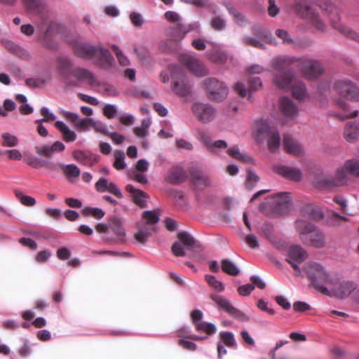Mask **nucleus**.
<instances>
[{"mask_svg": "<svg viewBox=\"0 0 359 359\" xmlns=\"http://www.w3.org/2000/svg\"><path fill=\"white\" fill-rule=\"evenodd\" d=\"M294 62L299 67L306 77L315 79L323 73L321 65L310 59H295L283 56L277 57L271 61L273 69V83L278 88H291L293 96L297 100H303L306 95V87L302 81H295L291 65Z\"/></svg>", "mask_w": 359, "mask_h": 359, "instance_id": "f257e3e1", "label": "nucleus"}, {"mask_svg": "<svg viewBox=\"0 0 359 359\" xmlns=\"http://www.w3.org/2000/svg\"><path fill=\"white\" fill-rule=\"evenodd\" d=\"M304 270L314 287L323 294H329L330 293L329 290L323 284L334 285L337 283V279L327 273L324 267L318 263L308 262L304 265Z\"/></svg>", "mask_w": 359, "mask_h": 359, "instance_id": "f03ea898", "label": "nucleus"}, {"mask_svg": "<svg viewBox=\"0 0 359 359\" xmlns=\"http://www.w3.org/2000/svg\"><path fill=\"white\" fill-rule=\"evenodd\" d=\"M295 228L303 243L316 248L325 246V234L313 224L304 219H297L295 222Z\"/></svg>", "mask_w": 359, "mask_h": 359, "instance_id": "7ed1b4c3", "label": "nucleus"}, {"mask_svg": "<svg viewBox=\"0 0 359 359\" xmlns=\"http://www.w3.org/2000/svg\"><path fill=\"white\" fill-rule=\"evenodd\" d=\"M144 221L137 223V231L134 234L135 239L141 244H145L153 233L157 231L156 226L159 221L157 210H147L142 213Z\"/></svg>", "mask_w": 359, "mask_h": 359, "instance_id": "20e7f679", "label": "nucleus"}, {"mask_svg": "<svg viewBox=\"0 0 359 359\" xmlns=\"http://www.w3.org/2000/svg\"><path fill=\"white\" fill-rule=\"evenodd\" d=\"M73 48L75 55L78 57L83 58L98 57L104 67L111 66L113 62V57L107 48L83 43H76Z\"/></svg>", "mask_w": 359, "mask_h": 359, "instance_id": "39448f33", "label": "nucleus"}, {"mask_svg": "<svg viewBox=\"0 0 359 359\" xmlns=\"http://www.w3.org/2000/svg\"><path fill=\"white\" fill-rule=\"evenodd\" d=\"M319 6L330 18L332 27L338 30L341 34L359 42V34L345 25L339 23V9L328 1H324Z\"/></svg>", "mask_w": 359, "mask_h": 359, "instance_id": "423d86ee", "label": "nucleus"}, {"mask_svg": "<svg viewBox=\"0 0 359 359\" xmlns=\"http://www.w3.org/2000/svg\"><path fill=\"white\" fill-rule=\"evenodd\" d=\"M293 11L298 15L308 20L311 26L316 32H323L326 29V25L318 13L313 12L311 7L303 1H298L293 4Z\"/></svg>", "mask_w": 359, "mask_h": 359, "instance_id": "0eeeda50", "label": "nucleus"}, {"mask_svg": "<svg viewBox=\"0 0 359 359\" xmlns=\"http://www.w3.org/2000/svg\"><path fill=\"white\" fill-rule=\"evenodd\" d=\"M203 84L210 100L220 102L227 96L228 88L223 82L215 78H208Z\"/></svg>", "mask_w": 359, "mask_h": 359, "instance_id": "6e6552de", "label": "nucleus"}, {"mask_svg": "<svg viewBox=\"0 0 359 359\" xmlns=\"http://www.w3.org/2000/svg\"><path fill=\"white\" fill-rule=\"evenodd\" d=\"M210 297L214 302H215L219 308L224 310L231 317L241 321L249 320V318L243 312L234 307L229 300L225 297L216 294H211Z\"/></svg>", "mask_w": 359, "mask_h": 359, "instance_id": "1a4fd4ad", "label": "nucleus"}, {"mask_svg": "<svg viewBox=\"0 0 359 359\" xmlns=\"http://www.w3.org/2000/svg\"><path fill=\"white\" fill-rule=\"evenodd\" d=\"M335 91L341 97L359 102V88L349 80H339L334 83Z\"/></svg>", "mask_w": 359, "mask_h": 359, "instance_id": "9d476101", "label": "nucleus"}, {"mask_svg": "<svg viewBox=\"0 0 359 359\" xmlns=\"http://www.w3.org/2000/svg\"><path fill=\"white\" fill-rule=\"evenodd\" d=\"M288 256L289 258L287 259V262L294 269L296 276H300L301 269L295 262L299 263L304 262L308 257L307 252L302 246L294 245L290 248Z\"/></svg>", "mask_w": 359, "mask_h": 359, "instance_id": "9b49d317", "label": "nucleus"}, {"mask_svg": "<svg viewBox=\"0 0 359 359\" xmlns=\"http://www.w3.org/2000/svg\"><path fill=\"white\" fill-rule=\"evenodd\" d=\"M191 109L196 118L203 123L211 121L215 115V109L209 104L196 102L192 105Z\"/></svg>", "mask_w": 359, "mask_h": 359, "instance_id": "f8f14e48", "label": "nucleus"}, {"mask_svg": "<svg viewBox=\"0 0 359 359\" xmlns=\"http://www.w3.org/2000/svg\"><path fill=\"white\" fill-rule=\"evenodd\" d=\"M180 63L189 69L197 76H203L208 74V70L194 56L184 54L180 57Z\"/></svg>", "mask_w": 359, "mask_h": 359, "instance_id": "ddd939ff", "label": "nucleus"}, {"mask_svg": "<svg viewBox=\"0 0 359 359\" xmlns=\"http://www.w3.org/2000/svg\"><path fill=\"white\" fill-rule=\"evenodd\" d=\"M259 133L266 135L268 148L271 152H275L279 149L281 138L276 128L264 126L259 129Z\"/></svg>", "mask_w": 359, "mask_h": 359, "instance_id": "4468645a", "label": "nucleus"}, {"mask_svg": "<svg viewBox=\"0 0 359 359\" xmlns=\"http://www.w3.org/2000/svg\"><path fill=\"white\" fill-rule=\"evenodd\" d=\"M273 170L279 175L294 182H299L302 178V171L297 168L276 165L273 167Z\"/></svg>", "mask_w": 359, "mask_h": 359, "instance_id": "2eb2a0df", "label": "nucleus"}, {"mask_svg": "<svg viewBox=\"0 0 359 359\" xmlns=\"http://www.w3.org/2000/svg\"><path fill=\"white\" fill-rule=\"evenodd\" d=\"M57 69L60 75L64 80V82L69 86L78 87L79 83L74 81H72L69 79L71 62L69 60L65 57H60L57 60Z\"/></svg>", "mask_w": 359, "mask_h": 359, "instance_id": "dca6fc26", "label": "nucleus"}, {"mask_svg": "<svg viewBox=\"0 0 359 359\" xmlns=\"http://www.w3.org/2000/svg\"><path fill=\"white\" fill-rule=\"evenodd\" d=\"M172 77L175 79L173 81L172 87L173 93L180 97L187 96L191 89V85L187 78L184 75H180V76L177 79L175 74H172Z\"/></svg>", "mask_w": 359, "mask_h": 359, "instance_id": "f3484780", "label": "nucleus"}, {"mask_svg": "<svg viewBox=\"0 0 359 359\" xmlns=\"http://www.w3.org/2000/svg\"><path fill=\"white\" fill-rule=\"evenodd\" d=\"M279 109L286 117L294 118L298 114V108L294 102L287 97H283L279 100Z\"/></svg>", "mask_w": 359, "mask_h": 359, "instance_id": "a211bd4d", "label": "nucleus"}, {"mask_svg": "<svg viewBox=\"0 0 359 359\" xmlns=\"http://www.w3.org/2000/svg\"><path fill=\"white\" fill-rule=\"evenodd\" d=\"M71 74L79 81H86L90 86H97L100 83L96 79L94 74L89 70L84 68H76L72 71Z\"/></svg>", "mask_w": 359, "mask_h": 359, "instance_id": "6ab92c4d", "label": "nucleus"}, {"mask_svg": "<svg viewBox=\"0 0 359 359\" xmlns=\"http://www.w3.org/2000/svg\"><path fill=\"white\" fill-rule=\"evenodd\" d=\"M357 284L352 280H343L339 286L334 288L333 293L340 299H344L349 296L353 292L357 290Z\"/></svg>", "mask_w": 359, "mask_h": 359, "instance_id": "aec40b11", "label": "nucleus"}, {"mask_svg": "<svg viewBox=\"0 0 359 359\" xmlns=\"http://www.w3.org/2000/svg\"><path fill=\"white\" fill-rule=\"evenodd\" d=\"M126 190L131 194L133 201L140 208L147 207L146 199L149 198V195L144 191L135 188L131 184H128L126 187Z\"/></svg>", "mask_w": 359, "mask_h": 359, "instance_id": "412c9836", "label": "nucleus"}, {"mask_svg": "<svg viewBox=\"0 0 359 359\" xmlns=\"http://www.w3.org/2000/svg\"><path fill=\"white\" fill-rule=\"evenodd\" d=\"M200 140L207 150L211 153H217L218 151L225 149L228 147L227 143L224 140L212 141L206 134H201Z\"/></svg>", "mask_w": 359, "mask_h": 359, "instance_id": "4be33fe9", "label": "nucleus"}, {"mask_svg": "<svg viewBox=\"0 0 359 359\" xmlns=\"http://www.w3.org/2000/svg\"><path fill=\"white\" fill-rule=\"evenodd\" d=\"M283 147L287 153L297 156L302 155L304 151L302 145L287 134L283 136Z\"/></svg>", "mask_w": 359, "mask_h": 359, "instance_id": "5701e85b", "label": "nucleus"}, {"mask_svg": "<svg viewBox=\"0 0 359 359\" xmlns=\"http://www.w3.org/2000/svg\"><path fill=\"white\" fill-rule=\"evenodd\" d=\"M73 157L79 163L88 167L93 166L97 161L95 155L87 151H74Z\"/></svg>", "mask_w": 359, "mask_h": 359, "instance_id": "b1692460", "label": "nucleus"}, {"mask_svg": "<svg viewBox=\"0 0 359 359\" xmlns=\"http://www.w3.org/2000/svg\"><path fill=\"white\" fill-rule=\"evenodd\" d=\"M187 178L186 172L179 166L172 167L168 171L166 180L172 184H179Z\"/></svg>", "mask_w": 359, "mask_h": 359, "instance_id": "393cba45", "label": "nucleus"}, {"mask_svg": "<svg viewBox=\"0 0 359 359\" xmlns=\"http://www.w3.org/2000/svg\"><path fill=\"white\" fill-rule=\"evenodd\" d=\"M26 5L27 9L36 13H41L45 8L44 0H22ZM1 1L6 4H12L15 0H1Z\"/></svg>", "mask_w": 359, "mask_h": 359, "instance_id": "a878e982", "label": "nucleus"}, {"mask_svg": "<svg viewBox=\"0 0 359 359\" xmlns=\"http://www.w3.org/2000/svg\"><path fill=\"white\" fill-rule=\"evenodd\" d=\"M208 58L213 63L224 65L228 60L226 53L219 46H214L212 49L207 53Z\"/></svg>", "mask_w": 359, "mask_h": 359, "instance_id": "bb28decb", "label": "nucleus"}, {"mask_svg": "<svg viewBox=\"0 0 359 359\" xmlns=\"http://www.w3.org/2000/svg\"><path fill=\"white\" fill-rule=\"evenodd\" d=\"M191 29L192 28L191 26H187L182 23H177L176 25L171 27L170 34L175 41H180Z\"/></svg>", "mask_w": 359, "mask_h": 359, "instance_id": "cd10ccee", "label": "nucleus"}, {"mask_svg": "<svg viewBox=\"0 0 359 359\" xmlns=\"http://www.w3.org/2000/svg\"><path fill=\"white\" fill-rule=\"evenodd\" d=\"M359 137V126L355 122H348L344 128V137L348 142H353Z\"/></svg>", "mask_w": 359, "mask_h": 359, "instance_id": "c85d7f7f", "label": "nucleus"}, {"mask_svg": "<svg viewBox=\"0 0 359 359\" xmlns=\"http://www.w3.org/2000/svg\"><path fill=\"white\" fill-rule=\"evenodd\" d=\"M55 126L62 133V138L65 142H74L76 140V133L71 130L65 123L57 121L55 123Z\"/></svg>", "mask_w": 359, "mask_h": 359, "instance_id": "c756f323", "label": "nucleus"}, {"mask_svg": "<svg viewBox=\"0 0 359 359\" xmlns=\"http://www.w3.org/2000/svg\"><path fill=\"white\" fill-rule=\"evenodd\" d=\"M274 207L278 211L286 210L290 204V198L288 193H280L273 197Z\"/></svg>", "mask_w": 359, "mask_h": 359, "instance_id": "7c9ffc66", "label": "nucleus"}, {"mask_svg": "<svg viewBox=\"0 0 359 359\" xmlns=\"http://www.w3.org/2000/svg\"><path fill=\"white\" fill-rule=\"evenodd\" d=\"M213 16L210 21V27L215 31H222L226 29V21L222 15L217 13L215 11H212Z\"/></svg>", "mask_w": 359, "mask_h": 359, "instance_id": "2f4dec72", "label": "nucleus"}, {"mask_svg": "<svg viewBox=\"0 0 359 359\" xmlns=\"http://www.w3.org/2000/svg\"><path fill=\"white\" fill-rule=\"evenodd\" d=\"M191 180L198 189H203L210 184V180L201 172H191Z\"/></svg>", "mask_w": 359, "mask_h": 359, "instance_id": "473e14b6", "label": "nucleus"}, {"mask_svg": "<svg viewBox=\"0 0 359 359\" xmlns=\"http://www.w3.org/2000/svg\"><path fill=\"white\" fill-rule=\"evenodd\" d=\"M27 163L34 168H46L49 170L57 169V164H51L46 161L39 159L35 156H30L27 159Z\"/></svg>", "mask_w": 359, "mask_h": 359, "instance_id": "72a5a7b5", "label": "nucleus"}, {"mask_svg": "<svg viewBox=\"0 0 359 359\" xmlns=\"http://www.w3.org/2000/svg\"><path fill=\"white\" fill-rule=\"evenodd\" d=\"M314 185L318 189H327L336 187L334 182L333 177L330 175H320L316 177Z\"/></svg>", "mask_w": 359, "mask_h": 359, "instance_id": "f704fd0d", "label": "nucleus"}, {"mask_svg": "<svg viewBox=\"0 0 359 359\" xmlns=\"http://www.w3.org/2000/svg\"><path fill=\"white\" fill-rule=\"evenodd\" d=\"M302 213L305 217L312 220H320L323 218V213L316 210L312 205L304 206L302 209Z\"/></svg>", "mask_w": 359, "mask_h": 359, "instance_id": "c9c22d12", "label": "nucleus"}, {"mask_svg": "<svg viewBox=\"0 0 359 359\" xmlns=\"http://www.w3.org/2000/svg\"><path fill=\"white\" fill-rule=\"evenodd\" d=\"M222 270L230 275V276H238L240 273V270L236 266L234 263L227 259H222L221 262Z\"/></svg>", "mask_w": 359, "mask_h": 359, "instance_id": "e433bc0d", "label": "nucleus"}, {"mask_svg": "<svg viewBox=\"0 0 359 359\" xmlns=\"http://www.w3.org/2000/svg\"><path fill=\"white\" fill-rule=\"evenodd\" d=\"M60 168L68 178H75L80 175L79 168L74 164H58L57 168Z\"/></svg>", "mask_w": 359, "mask_h": 359, "instance_id": "4c0bfd02", "label": "nucleus"}, {"mask_svg": "<svg viewBox=\"0 0 359 359\" xmlns=\"http://www.w3.org/2000/svg\"><path fill=\"white\" fill-rule=\"evenodd\" d=\"M226 153L231 157L234 158L235 159L240 161L251 162L252 161L250 156L241 153L238 147L236 145L232 146L229 149H228Z\"/></svg>", "mask_w": 359, "mask_h": 359, "instance_id": "58836bf2", "label": "nucleus"}, {"mask_svg": "<svg viewBox=\"0 0 359 359\" xmlns=\"http://www.w3.org/2000/svg\"><path fill=\"white\" fill-rule=\"evenodd\" d=\"M109 228L118 237L125 236V230L118 218H112L109 221Z\"/></svg>", "mask_w": 359, "mask_h": 359, "instance_id": "ea45409f", "label": "nucleus"}, {"mask_svg": "<svg viewBox=\"0 0 359 359\" xmlns=\"http://www.w3.org/2000/svg\"><path fill=\"white\" fill-rule=\"evenodd\" d=\"M347 173H348V172L346 169V164H344L343 168H340L337 170L335 175L333 177L336 187L341 186L345 183Z\"/></svg>", "mask_w": 359, "mask_h": 359, "instance_id": "a19ab883", "label": "nucleus"}, {"mask_svg": "<svg viewBox=\"0 0 359 359\" xmlns=\"http://www.w3.org/2000/svg\"><path fill=\"white\" fill-rule=\"evenodd\" d=\"M205 280L216 292H221L224 290V284L221 281L217 280L215 276L212 275H205Z\"/></svg>", "mask_w": 359, "mask_h": 359, "instance_id": "79ce46f5", "label": "nucleus"}, {"mask_svg": "<svg viewBox=\"0 0 359 359\" xmlns=\"http://www.w3.org/2000/svg\"><path fill=\"white\" fill-rule=\"evenodd\" d=\"M227 10L229 14L233 16L234 22L239 26H243L248 22L246 18L233 7L229 6Z\"/></svg>", "mask_w": 359, "mask_h": 359, "instance_id": "37998d69", "label": "nucleus"}, {"mask_svg": "<svg viewBox=\"0 0 359 359\" xmlns=\"http://www.w3.org/2000/svg\"><path fill=\"white\" fill-rule=\"evenodd\" d=\"M219 338L222 343L228 347L233 348L236 346L234 335L231 332L222 331L219 333Z\"/></svg>", "mask_w": 359, "mask_h": 359, "instance_id": "c03bdc74", "label": "nucleus"}, {"mask_svg": "<svg viewBox=\"0 0 359 359\" xmlns=\"http://www.w3.org/2000/svg\"><path fill=\"white\" fill-rule=\"evenodd\" d=\"M177 238L184 245L188 248L193 247L196 243L194 238L186 231L179 232L177 233Z\"/></svg>", "mask_w": 359, "mask_h": 359, "instance_id": "a18cd8bd", "label": "nucleus"}, {"mask_svg": "<svg viewBox=\"0 0 359 359\" xmlns=\"http://www.w3.org/2000/svg\"><path fill=\"white\" fill-rule=\"evenodd\" d=\"M194 326L197 331L204 332L209 335L213 334L216 332V327L213 324L204 321H200Z\"/></svg>", "mask_w": 359, "mask_h": 359, "instance_id": "49530a36", "label": "nucleus"}, {"mask_svg": "<svg viewBox=\"0 0 359 359\" xmlns=\"http://www.w3.org/2000/svg\"><path fill=\"white\" fill-rule=\"evenodd\" d=\"M2 138V146L6 147H15L18 144V138L8 133H4L1 135Z\"/></svg>", "mask_w": 359, "mask_h": 359, "instance_id": "de8ad7c7", "label": "nucleus"}, {"mask_svg": "<svg viewBox=\"0 0 359 359\" xmlns=\"http://www.w3.org/2000/svg\"><path fill=\"white\" fill-rule=\"evenodd\" d=\"M191 330L189 327H183L177 331V336L182 338H188L190 339L200 341L205 339L206 337H199L194 334H191Z\"/></svg>", "mask_w": 359, "mask_h": 359, "instance_id": "09e8293b", "label": "nucleus"}, {"mask_svg": "<svg viewBox=\"0 0 359 359\" xmlns=\"http://www.w3.org/2000/svg\"><path fill=\"white\" fill-rule=\"evenodd\" d=\"M82 212L84 215H91L97 219H100L104 216V212L98 208L86 207L83 209Z\"/></svg>", "mask_w": 359, "mask_h": 359, "instance_id": "8fccbe9b", "label": "nucleus"}, {"mask_svg": "<svg viewBox=\"0 0 359 359\" xmlns=\"http://www.w3.org/2000/svg\"><path fill=\"white\" fill-rule=\"evenodd\" d=\"M15 195L20 203L25 206H34L36 204L34 198L26 196L22 192L15 190Z\"/></svg>", "mask_w": 359, "mask_h": 359, "instance_id": "3c124183", "label": "nucleus"}, {"mask_svg": "<svg viewBox=\"0 0 359 359\" xmlns=\"http://www.w3.org/2000/svg\"><path fill=\"white\" fill-rule=\"evenodd\" d=\"M114 158L115 161L114 163V166L117 170H122L126 167V164L124 162L125 159V154L123 151L116 150L114 152Z\"/></svg>", "mask_w": 359, "mask_h": 359, "instance_id": "603ef678", "label": "nucleus"}, {"mask_svg": "<svg viewBox=\"0 0 359 359\" xmlns=\"http://www.w3.org/2000/svg\"><path fill=\"white\" fill-rule=\"evenodd\" d=\"M346 169L349 174L359 177V161L356 160H349L346 163Z\"/></svg>", "mask_w": 359, "mask_h": 359, "instance_id": "864d4df0", "label": "nucleus"}, {"mask_svg": "<svg viewBox=\"0 0 359 359\" xmlns=\"http://www.w3.org/2000/svg\"><path fill=\"white\" fill-rule=\"evenodd\" d=\"M111 49L114 52L120 65H121V66L129 65V64H130L129 60L128 59V57L126 56H125L123 54L122 51L120 50L118 46H117L116 45H113V46H111Z\"/></svg>", "mask_w": 359, "mask_h": 359, "instance_id": "5fc2aeb1", "label": "nucleus"}, {"mask_svg": "<svg viewBox=\"0 0 359 359\" xmlns=\"http://www.w3.org/2000/svg\"><path fill=\"white\" fill-rule=\"evenodd\" d=\"M34 149L37 154L43 156L45 157H51L54 153L51 146H36Z\"/></svg>", "mask_w": 359, "mask_h": 359, "instance_id": "6e6d98bb", "label": "nucleus"}, {"mask_svg": "<svg viewBox=\"0 0 359 359\" xmlns=\"http://www.w3.org/2000/svg\"><path fill=\"white\" fill-rule=\"evenodd\" d=\"M258 180L259 177L252 170H248L247 179L245 182L246 187L249 189H252Z\"/></svg>", "mask_w": 359, "mask_h": 359, "instance_id": "4d7b16f0", "label": "nucleus"}, {"mask_svg": "<svg viewBox=\"0 0 359 359\" xmlns=\"http://www.w3.org/2000/svg\"><path fill=\"white\" fill-rule=\"evenodd\" d=\"M63 117H65L67 120L72 122L74 127L76 128L79 126V123L81 122V118L78 114L72 113L69 111H64L62 113Z\"/></svg>", "mask_w": 359, "mask_h": 359, "instance_id": "13d9d810", "label": "nucleus"}, {"mask_svg": "<svg viewBox=\"0 0 359 359\" xmlns=\"http://www.w3.org/2000/svg\"><path fill=\"white\" fill-rule=\"evenodd\" d=\"M276 35L277 37L280 39L285 44H291L293 42L292 39L290 35L287 32V31L285 29H278L276 31Z\"/></svg>", "mask_w": 359, "mask_h": 359, "instance_id": "bf43d9fd", "label": "nucleus"}, {"mask_svg": "<svg viewBox=\"0 0 359 359\" xmlns=\"http://www.w3.org/2000/svg\"><path fill=\"white\" fill-rule=\"evenodd\" d=\"M41 114L43 116L42 119L36 121V123L48 122L55 119V116L49 112L46 107H42L41 109Z\"/></svg>", "mask_w": 359, "mask_h": 359, "instance_id": "052dcab7", "label": "nucleus"}, {"mask_svg": "<svg viewBox=\"0 0 359 359\" xmlns=\"http://www.w3.org/2000/svg\"><path fill=\"white\" fill-rule=\"evenodd\" d=\"M243 41L247 46H253L260 49L264 48V45L262 43H261L259 40H257L250 36H246L243 38Z\"/></svg>", "mask_w": 359, "mask_h": 359, "instance_id": "680f3d73", "label": "nucleus"}, {"mask_svg": "<svg viewBox=\"0 0 359 359\" xmlns=\"http://www.w3.org/2000/svg\"><path fill=\"white\" fill-rule=\"evenodd\" d=\"M171 250L173 255L176 257H184L186 255L182 245L179 242H175L172 244Z\"/></svg>", "mask_w": 359, "mask_h": 359, "instance_id": "e2e57ef3", "label": "nucleus"}, {"mask_svg": "<svg viewBox=\"0 0 359 359\" xmlns=\"http://www.w3.org/2000/svg\"><path fill=\"white\" fill-rule=\"evenodd\" d=\"M91 127H93L97 132L100 133L105 135H109V133L106 126L100 121H94L91 123Z\"/></svg>", "mask_w": 359, "mask_h": 359, "instance_id": "0e129e2a", "label": "nucleus"}, {"mask_svg": "<svg viewBox=\"0 0 359 359\" xmlns=\"http://www.w3.org/2000/svg\"><path fill=\"white\" fill-rule=\"evenodd\" d=\"M262 86V81L259 77H251L249 80V90L255 91L259 90Z\"/></svg>", "mask_w": 359, "mask_h": 359, "instance_id": "69168bd1", "label": "nucleus"}, {"mask_svg": "<svg viewBox=\"0 0 359 359\" xmlns=\"http://www.w3.org/2000/svg\"><path fill=\"white\" fill-rule=\"evenodd\" d=\"M116 112L115 106L112 104H106L103 108V114L109 119L114 118Z\"/></svg>", "mask_w": 359, "mask_h": 359, "instance_id": "338daca9", "label": "nucleus"}, {"mask_svg": "<svg viewBox=\"0 0 359 359\" xmlns=\"http://www.w3.org/2000/svg\"><path fill=\"white\" fill-rule=\"evenodd\" d=\"M25 83L27 86L31 88H39L44 85L45 81L43 79L38 78V79H27L25 81Z\"/></svg>", "mask_w": 359, "mask_h": 359, "instance_id": "774afa93", "label": "nucleus"}]
</instances>
